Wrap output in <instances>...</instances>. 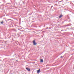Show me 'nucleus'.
<instances>
[{"instance_id":"f257e3e1","label":"nucleus","mask_w":74,"mask_h":74,"mask_svg":"<svg viewBox=\"0 0 74 74\" xmlns=\"http://www.w3.org/2000/svg\"><path fill=\"white\" fill-rule=\"evenodd\" d=\"M33 44L34 45H37V43L36 42V41L35 40H34L33 41Z\"/></svg>"},{"instance_id":"f03ea898","label":"nucleus","mask_w":74,"mask_h":74,"mask_svg":"<svg viewBox=\"0 0 74 74\" xmlns=\"http://www.w3.org/2000/svg\"><path fill=\"white\" fill-rule=\"evenodd\" d=\"M37 73H39V72H40V69L38 70L37 71Z\"/></svg>"},{"instance_id":"7ed1b4c3","label":"nucleus","mask_w":74,"mask_h":74,"mask_svg":"<svg viewBox=\"0 0 74 74\" xmlns=\"http://www.w3.org/2000/svg\"><path fill=\"white\" fill-rule=\"evenodd\" d=\"M26 69L27 70H28V71H30V69H28L27 68H26Z\"/></svg>"},{"instance_id":"20e7f679","label":"nucleus","mask_w":74,"mask_h":74,"mask_svg":"<svg viewBox=\"0 0 74 74\" xmlns=\"http://www.w3.org/2000/svg\"><path fill=\"white\" fill-rule=\"evenodd\" d=\"M63 16V15L62 14H61L59 16V18H61Z\"/></svg>"},{"instance_id":"39448f33","label":"nucleus","mask_w":74,"mask_h":74,"mask_svg":"<svg viewBox=\"0 0 74 74\" xmlns=\"http://www.w3.org/2000/svg\"><path fill=\"white\" fill-rule=\"evenodd\" d=\"M40 62H43V60L40 59Z\"/></svg>"},{"instance_id":"423d86ee","label":"nucleus","mask_w":74,"mask_h":74,"mask_svg":"<svg viewBox=\"0 0 74 74\" xmlns=\"http://www.w3.org/2000/svg\"><path fill=\"white\" fill-rule=\"evenodd\" d=\"M1 24H3V21H2L1 22Z\"/></svg>"},{"instance_id":"0eeeda50","label":"nucleus","mask_w":74,"mask_h":74,"mask_svg":"<svg viewBox=\"0 0 74 74\" xmlns=\"http://www.w3.org/2000/svg\"><path fill=\"white\" fill-rule=\"evenodd\" d=\"M61 58H63V56H61Z\"/></svg>"}]
</instances>
